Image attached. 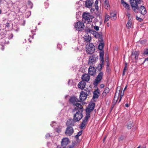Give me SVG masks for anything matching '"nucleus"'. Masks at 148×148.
<instances>
[{"label":"nucleus","mask_w":148,"mask_h":148,"mask_svg":"<svg viewBox=\"0 0 148 148\" xmlns=\"http://www.w3.org/2000/svg\"><path fill=\"white\" fill-rule=\"evenodd\" d=\"M74 122L73 123L71 122V120L67 121L66 123V125L68 127L66 129L65 134L68 136H70L72 135L74 132V130L71 127L74 125Z\"/></svg>","instance_id":"f257e3e1"},{"label":"nucleus","mask_w":148,"mask_h":148,"mask_svg":"<svg viewBox=\"0 0 148 148\" xmlns=\"http://www.w3.org/2000/svg\"><path fill=\"white\" fill-rule=\"evenodd\" d=\"M124 94V91L122 92V90L119 87H118L116 89V92L114 99V101L115 102H116L119 99V100L118 101L119 103L121 101L122 98Z\"/></svg>","instance_id":"f03ea898"},{"label":"nucleus","mask_w":148,"mask_h":148,"mask_svg":"<svg viewBox=\"0 0 148 148\" xmlns=\"http://www.w3.org/2000/svg\"><path fill=\"white\" fill-rule=\"evenodd\" d=\"M83 111H76V113L75 114L73 115V120L71 121V122L74 123L76 122L80 121L82 118Z\"/></svg>","instance_id":"7ed1b4c3"},{"label":"nucleus","mask_w":148,"mask_h":148,"mask_svg":"<svg viewBox=\"0 0 148 148\" xmlns=\"http://www.w3.org/2000/svg\"><path fill=\"white\" fill-rule=\"evenodd\" d=\"M90 93V91L88 89L86 90H85L84 91H81L79 96L80 101H84L86 99L87 96L89 95Z\"/></svg>","instance_id":"20e7f679"},{"label":"nucleus","mask_w":148,"mask_h":148,"mask_svg":"<svg viewBox=\"0 0 148 148\" xmlns=\"http://www.w3.org/2000/svg\"><path fill=\"white\" fill-rule=\"evenodd\" d=\"M91 16L89 13L84 12L82 14V21L84 23H88L90 21Z\"/></svg>","instance_id":"39448f33"},{"label":"nucleus","mask_w":148,"mask_h":148,"mask_svg":"<svg viewBox=\"0 0 148 148\" xmlns=\"http://www.w3.org/2000/svg\"><path fill=\"white\" fill-rule=\"evenodd\" d=\"M75 27L76 30L79 31H80L84 29V26L83 23L78 21L75 24Z\"/></svg>","instance_id":"423d86ee"},{"label":"nucleus","mask_w":148,"mask_h":148,"mask_svg":"<svg viewBox=\"0 0 148 148\" xmlns=\"http://www.w3.org/2000/svg\"><path fill=\"white\" fill-rule=\"evenodd\" d=\"M130 3L132 8H134V11L136 9H138V4L140 3L141 0H130Z\"/></svg>","instance_id":"0eeeda50"},{"label":"nucleus","mask_w":148,"mask_h":148,"mask_svg":"<svg viewBox=\"0 0 148 148\" xmlns=\"http://www.w3.org/2000/svg\"><path fill=\"white\" fill-rule=\"evenodd\" d=\"M86 46V51L87 53L91 54L94 52L95 49L93 44L90 43Z\"/></svg>","instance_id":"6e6552de"},{"label":"nucleus","mask_w":148,"mask_h":148,"mask_svg":"<svg viewBox=\"0 0 148 148\" xmlns=\"http://www.w3.org/2000/svg\"><path fill=\"white\" fill-rule=\"evenodd\" d=\"M97 56L95 54H93L89 57V60L88 62V64L91 65L95 64L96 62V60L97 58Z\"/></svg>","instance_id":"1a4fd4ad"},{"label":"nucleus","mask_w":148,"mask_h":148,"mask_svg":"<svg viewBox=\"0 0 148 148\" xmlns=\"http://www.w3.org/2000/svg\"><path fill=\"white\" fill-rule=\"evenodd\" d=\"M75 106L73 110V112L75 111H83L84 109L81 103H78L73 106Z\"/></svg>","instance_id":"9d476101"},{"label":"nucleus","mask_w":148,"mask_h":148,"mask_svg":"<svg viewBox=\"0 0 148 148\" xmlns=\"http://www.w3.org/2000/svg\"><path fill=\"white\" fill-rule=\"evenodd\" d=\"M103 75V72H100L95 80V81L94 82V84L95 85H97L99 82L101 80L102 78Z\"/></svg>","instance_id":"9b49d317"},{"label":"nucleus","mask_w":148,"mask_h":148,"mask_svg":"<svg viewBox=\"0 0 148 148\" xmlns=\"http://www.w3.org/2000/svg\"><path fill=\"white\" fill-rule=\"evenodd\" d=\"M88 74L91 75H94L96 73L95 68L93 66L90 65L88 69Z\"/></svg>","instance_id":"f8f14e48"},{"label":"nucleus","mask_w":148,"mask_h":148,"mask_svg":"<svg viewBox=\"0 0 148 148\" xmlns=\"http://www.w3.org/2000/svg\"><path fill=\"white\" fill-rule=\"evenodd\" d=\"M95 103L94 102L89 104L86 110V112L90 113L95 108Z\"/></svg>","instance_id":"ddd939ff"},{"label":"nucleus","mask_w":148,"mask_h":148,"mask_svg":"<svg viewBox=\"0 0 148 148\" xmlns=\"http://www.w3.org/2000/svg\"><path fill=\"white\" fill-rule=\"evenodd\" d=\"M69 101L70 102L73 104V106L76 104L78 103V102L80 101L75 96H73L71 97Z\"/></svg>","instance_id":"4468645a"},{"label":"nucleus","mask_w":148,"mask_h":148,"mask_svg":"<svg viewBox=\"0 0 148 148\" xmlns=\"http://www.w3.org/2000/svg\"><path fill=\"white\" fill-rule=\"evenodd\" d=\"M69 139L67 138H63L61 141V146L63 147H65L69 143Z\"/></svg>","instance_id":"2eb2a0df"},{"label":"nucleus","mask_w":148,"mask_h":148,"mask_svg":"<svg viewBox=\"0 0 148 148\" xmlns=\"http://www.w3.org/2000/svg\"><path fill=\"white\" fill-rule=\"evenodd\" d=\"M139 53V52L138 51H135L133 52L131 54L132 59L135 60H137L138 59Z\"/></svg>","instance_id":"dca6fc26"},{"label":"nucleus","mask_w":148,"mask_h":148,"mask_svg":"<svg viewBox=\"0 0 148 148\" xmlns=\"http://www.w3.org/2000/svg\"><path fill=\"white\" fill-rule=\"evenodd\" d=\"M86 32H89L91 33H92L93 34H95L94 36L96 38H98L100 37V35L98 32L93 30L92 29H86Z\"/></svg>","instance_id":"f3484780"},{"label":"nucleus","mask_w":148,"mask_h":148,"mask_svg":"<svg viewBox=\"0 0 148 148\" xmlns=\"http://www.w3.org/2000/svg\"><path fill=\"white\" fill-rule=\"evenodd\" d=\"M81 79L83 81L88 82L90 79V76L87 74H84L82 76Z\"/></svg>","instance_id":"a211bd4d"},{"label":"nucleus","mask_w":148,"mask_h":148,"mask_svg":"<svg viewBox=\"0 0 148 148\" xmlns=\"http://www.w3.org/2000/svg\"><path fill=\"white\" fill-rule=\"evenodd\" d=\"M137 9L139 10L140 13L142 14L145 15L147 13L146 9L144 6H141L140 8H139V7H138V9Z\"/></svg>","instance_id":"6ab92c4d"},{"label":"nucleus","mask_w":148,"mask_h":148,"mask_svg":"<svg viewBox=\"0 0 148 148\" xmlns=\"http://www.w3.org/2000/svg\"><path fill=\"white\" fill-rule=\"evenodd\" d=\"M86 83L84 81H83L80 82L78 85V86L79 88L82 90L85 87Z\"/></svg>","instance_id":"aec40b11"},{"label":"nucleus","mask_w":148,"mask_h":148,"mask_svg":"<svg viewBox=\"0 0 148 148\" xmlns=\"http://www.w3.org/2000/svg\"><path fill=\"white\" fill-rule=\"evenodd\" d=\"M99 92L98 90H97L93 92V95L92 97V99L95 100V99L98 98L99 97Z\"/></svg>","instance_id":"412c9836"},{"label":"nucleus","mask_w":148,"mask_h":148,"mask_svg":"<svg viewBox=\"0 0 148 148\" xmlns=\"http://www.w3.org/2000/svg\"><path fill=\"white\" fill-rule=\"evenodd\" d=\"M84 41L86 43L89 42L91 39V37L88 34H86L84 37Z\"/></svg>","instance_id":"4be33fe9"},{"label":"nucleus","mask_w":148,"mask_h":148,"mask_svg":"<svg viewBox=\"0 0 148 148\" xmlns=\"http://www.w3.org/2000/svg\"><path fill=\"white\" fill-rule=\"evenodd\" d=\"M110 91V89L108 88H106L103 92L101 96L102 97H105L107 95L109 92Z\"/></svg>","instance_id":"5701e85b"},{"label":"nucleus","mask_w":148,"mask_h":148,"mask_svg":"<svg viewBox=\"0 0 148 148\" xmlns=\"http://www.w3.org/2000/svg\"><path fill=\"white\" fill-rule=\"evenodd\" d=\"M121 3L123 6L127 10H129L130 9V5L127 3L123 0H121Z\"/></svg>","instance_id":"b1692460"},{"label":"nucleus","mask_w":148,"mask_h":148,"mask_svg":"<svg viewBox=\"0 0 148 148\" xmlns=\"http://www.w3.org/2000/svg\"><path fill=\"white\" fill-rule=\"evenodd\" d=\"M100 60H103L104 52L103 50H100L99 52Z\"/></svg>","instance_id":"393cba45"},{"label":"nucleus","mask_w":148,"mask_h":148,"mask_svg":"<svg viewBox=\"0 0 148 148\" xmlns=\"http://www.w3.org/2000/svg\"><path fill=\"white\" fill-rule=\"evenodd\" d=\"M132 24V22L131 20H128V21L126 24V26L127 28L128 29H130L131 28Z\"/></svg>","instance_id":"a878e982"},{"label":"nucleus","mask_w":148,"mask_h":148,"mask_svg":"<svg viewBox=\"0 0 148 148\" xmlns=\"http://www.w3.org/2000/svg\"><path fill=\"white\" fill-rule=\"evenodd\" d=\"M87 122V121H85L84 120H83L82 122L81 123L80 127V128L81 129H83V128L85 126Z\"/></svg>","instance_id":"bb28decb"},{"label":"nucleus","mask_w":148,"mask_h":148,"mask_svg":"<svg viewBox=\"0 0 148 148\" xmlns=\"http://www.w3.org/2000/svg\"><path fill=\"white\" fill-rule=\"evenodd\" d=\"M110 18L112 20H115L116 18V14L113 13H111L110 14Z\"/></svg>","instance_id":"cd10ccee"},{"label":"nucleus","mask_w":148,"mask_h":148,"mask_svg":"<svg viewBox=\"0 0 148 148\" xmlns=\"http://www.w3.org/2000/svg\"><path fill=\"white\" fill-rule=\"evenodd\" d=\"M90 114L89 113L87 112L86 114V116H85V118H84V119L83 120H85V121H87L88 119L90 117Z\"/></svg>","instance_id":"c85d7f7f"},{"label":"nucleus","mask_w":148,"mask_h":148,"mask_svg":"<svg viewBox=\"0 0 148 148\" xmlns=\"http://www.w3.org/2000/svg\"><path fill=\"white\" fill-rule=\"evenodd\" d=\"M104 43L102 42H100L99 43L98 46V49L100 50H102L103 47H104Z\"/></svg>","instance_id":"c756f323"},{"label":"nucleus","mask_w":148,"mask_h":148,"mask_svg":"<svg viewBox=\"0 0 148 148\" xmlns=\"http://www.w3.org/2000/svg\"><path fill=\"white\" fill-rule=\"evenodd\" d=\"M110 18V16L109 15L107 14H106L105 16L104 22L105 23L106 22H107L108 21Z\"/></svg>","instance_id":"7c9ffc66"},{"label":"nucleus","mask_w":148,"mask_h":148,"mask_svg":"<svg viewBox=\"0 0 148 148\" xmlns=\"http://www.w3.org/2000/svg\"><path fill=\"white\" fill-rule=\"evenodd\" d=\"M127 63H125V66L124 67V68L123 69V74H122L123 76L124 75H125V73L127 71Z\"/></svg>","instance_id":"2f4dec72"},{"label":"nucleus","mask_w":148,"mask_h":148,"mask_svg":"<svg viewBox=\"0 0 148 148\" xmlns=\"http://www.w3.org/2000/svg\"><path fill=\"white\" fill-rule=\"evenodd\" d=\"M82 131L81 130L78 132L77 134L75 135V137L78 139L79 137L82 134Z\"/></svg>","instance_id":"473e14b6"},{"label":"nucleus","mask_w":148,"mask_h":148,"mask_svg":"<svg viewBox=\"0 0 148 148\" xmlns=\"http://www.w3.org/2000/svg\"><path fill=\"white\" fill-rule=\"evenodd\" d=\"M104 6L106 9H108L110 7V5L108 3H107L106 1H105L104 4Z\"/></svg>","instance_id":"72a5a7b5"},{"label":"nucleus","mask_w":148,"mask_h":148,"mask_svg":"<svg viewBox=\"0 0 148 148\" xmlns=\"http://www.w3.org/2000/svg\"><path fill=\"white\" fill-rule=\"evenodd\" d=\"M101 62L99 65H100L101 66H102V67H103L104 66V59L102 60H100Z\"/></svg>","instance_id":"f704fd0d"},{"label":"nucleus","mask_w":148,"mask_h":148,"mask_svg":"<svg viewBox=\"0 0 148 148\" xmlns=\"http://www.w3.org/2000/svg\"><path fill=\"white\" fill-rule=\"evenodd\" d=\"M132 126V123H128L127 125V127L128 129H130Z\"/></svg>","instance_id":"c9c22d12"},{"label":"nucleus","mask_w":148,"mask_h":148,"mask_svg":"<svg viewBox=\"0 0 148 148\" xmlns=\"http://www.w3.org/2000/svg\"><path fill=\"white\" fill-rule=\"evenodd\" d=\"M136 18L137 20L140 22L142 21H143V19L142 18L138 17L137 16L136 17Z\"/></svg>","instance_id":"e433bc0d"},{"label":"nucleus","mask_w":148,"mask_h":148,"mask_svg":"<svg viewBox=\"0 0 148 148\" xmlns=\"http://www.w3.org/2000/svg\"><path fill=\"white\" fill-rule=\"evenodd\" d=\"M95 9L96 10H97L98 9V7L97 5L98 3V1L97 0H96L95 1Z\"/></svg>","instance_id":"4c0bfd02"},{"label":"nucleus","mask_w":148,"mask_h":148,"mask_svg":"<svg viewBox=\"0 0 148 148\" xmlns=\"http://www.w3.org/2000/svg\"><path fill=\"white\" fill-rule=\"evenodd\" d=\"M102 67V66H101L99 64L97 67L98 70L100 72H101Z\"/></svg>","instance_id":"58836bf2"},{"label":"nucleus","mask_w":148,"mask_h":148,"mask_svg":"<svg viewBox=\"0 0 148 148\" xmlns=\"http://www.w3.org/2000/svg\"><path fill=\"white\" fill-rule=\"evenodd\" d=\"M144 53L145 55L148 54V49H147L144 50Z\"/></svg>","instance_id":"ea45409f"},{"label":"nucleus","mask_w":148,"mask_h":148,"mask_svg":"<svg viewBox=\"0 0 148 148\" xmlns=\"http://www.w3.org/2000/svg\"><path fill=\"white\" fill-rule=\"evenodd\" d=\"M94 29L96 31H98L99 30V27L98 26L95 25L94 26Z\"/></svg>","instance_id":"a19ab883"},{"label":"nucleus","mask_w":148,"mask_h":148,"mask_svg":"<svg viewBox=\"0 0 148 148\" xmlns=\"http://www.w3.org/2000/svg\"><path fill=\"white\" fill-rule=\"evenodd\" d=\"M126 15L128 17L129 20H131V18H130V13L129 12H127V13Z\"/></svg>","instance_id":"79ce46f5"},{"label":"nucleus","mask_w":148,"mask_h":148,"mask_svg":"<svg viewBox=\"0 0 148 148\" xmlns=\"http://www.w3.org/2000/svg\"><path fill=\"white\" fill-rule=\"evenodd\" d=\"M51 136L50 135V134L47 133L46 135V137L47 138H48L49 137H51Z\"/></svg>","instance_id":"37998d69"},{"label":"nucleus","mask_w":148,"mask_h":148,"mask_svg":"<svg viewBox=\"0 0 148 148\" xmlns=\"http://www.w3.org/2000/svg\"><path fill=\"white\" fill-rule=\"evenodd\" d=\"M100 87L101 88H103L104 87V85L103 84H101L100 85Z\"/></svg>","instance_id":"c03bdc74"},{"label":"nucleus","mask_w":148,"mask_h":148,"mask_svg":"<svg viewBox=\"0 0 148 148\" xmlns=\"http://www.w3.org/2000/svg\"><path fill=\"white\" fill-rule=\"evenodd\" d=\"M146 61H148V58H146L145 59V60H144V62H143V64Z\"/></svg>","instance_id":"a18cd8bd"},{"label":"nucleus","mask_w":148,"mask_h":148,"mask_svg":"<svg viewBox=\"0 0 148 148\" xmlns=\"http://www.w3.org/2000/svg\"><path fill=\"white\" fill-rule=\"evenodd\" d=\"M125 106L126 107H128L129 106L128 103H126L125 104Z\"/></svg>","instance_id":"49530a36"},{"label":"nucleus","mask_w":148,"mask_h":148,"mask_svg":"<svg viewBox=\"0 0 148 148\" xmlns=\"http://www.w3.org/2000/svg\"><path fill=\"white\" fill-rule=\"evenodd\" d=\"M123 138L122 137H120L119 138V141H120L121 140H123Z\"/></svg>","instance_id":"de8ad7c7"},{"label":"nucleus","mask_w":148,"mask_h":148,"mask_svg":"<svg viewBox=\"0 0 148 148\" xmlns=\"http://www.w3.org/2000/svg\"><path fill=\"white\" fill-rule=\"evenodd\" d=\"M56 148H66L65 147H63L62 148H60V146L59 145H58L57 146V147Z\"/></svg>","instance_id":"09e8293b"},{"label":"nucleus","mask_w":148,"mask_h":148,"mask_svg":"<svg viewBox=\"0 0 148 148\" xmlns=\"http://www.w3.org/2000/svg\"><path fill=\"white\" fill-rule=\"evenodd\" d=\"M107 26L108 27H109L110 26V24H109V23H107Z\"/></svg>","instance_id":"8fccbe9b"},{"label":"nucleus","mask_w":148,"mask_h":148,"mask_svg":"<svg viewBox=\"0 0 148 148\" xmlns=\"http://www.w3.org/2000/svg\"><path fill=\"white\" fill-rule=\"evenodd\" d=\"M126 88H127V86H126L125 87V88H124V90L123 91H124L125 90V89H126Z\"/></svg>","instance_id":"3c124183"},{"label":"nucleus","mask_w":148,"mask_h":148,"mask_svg":"<svg viewBox=\"0 0 148 148\" xmlns=\"http://www.w3.org/2000/svg\"><path fill=\"white\" fill-rule=\"evenodd\" d=\"M73 147L70 146L69 148H73Z\"/></svg>","instance_id":"603ef678"},{"label":"nucleus","mask_w":148,"mask_h":148,"mask_svg":"<svg viewBox=\"0 0 148 148\" xmlns=\"http://www.w3.org/2000/svg\"><path fill=\"white\" fill-rule=\"evenodd\" d=\"M143 42H144V41H141V42L142 43H143Z\"/></svg>","instance_id":"864d4df0"},{"label":"nucleus","mask_w":148,"mask_h":148,"mask_svg":"<svg viewBox=\"0 0 148 148\" xmlns=\"http://www.w3.org/2000/svg\"><path fill=\"white\" fill-rule=\"evenodd\" d=\"M1 10L0 9V14H1Z\"/></svg>","instance_id":"5fc2aeb1"},{"label":"nucleus","mask_w":148,"mask_h":148,"mask_svg":"<svg viewBox=\"0 0 148 148\" xmlns=\"http://www.w3.org/2000/svg\"><path fill=\"white\" fill-rule=\"evenodd\" d=\"M140 148V147L139 146V147H138L137 148Z\"/></svg>","instance_id":"6e6d98bb"},{"label":"nucleus","mask_w":148,"mask_h":148,"mask_svg":"<svg viewBox=\"0 0 148 148\" xmlns=\"http://www.w3.org/2000/svg\"><path fill=\"white\" fill-rule=\"evenodd\" d=\"M40 24V23H39L38 24V25H39Z\"/></svg>","instance_id":"4d7b16f0"},{"label":"nucleus","mask_w":148,"mask_h":148,"mask_svg":"<svg viewBox=\"0 0 148 148\" xmlns=\"http://www.w3.org/2000/svg\"><path fill=\"white\" fill-rule=\"evenodd\" d=\"M51 125L52 126V127H53V126L51 124Z\"/></svg>","instance_id":"13d9d810"},{"label":"nucleus","mask_w":148,"mask_h":148,"mask_svg":"<svg viewBox=\"0 0 148 148\" xmlns=\"http://www.w3.org/2000/svg\"><path fill=\"white\" fill-rule=\"evenodd\" d=\"M106 138V137H105V138H104V139Z\"/></svg>","instance_id":"bf43d9fd"},{"label":"nucleus","mask_w":148,"mask_h":148,"mask_svg":"<svg viewBox=\"0 0 148 148\" xmlns=\"http://www.w3.org/2000/svg\"><path fill=\"white\" fill-rule=\"evenodd\" d=\"M68 84H69V83H68Z\"/></svg>","instance_id":"052dcab7"},{"label":"nucleus","mask_w":148,"mask_h":148,"mask_svg":"<svg viewBox=\"0 0 148 148\" xmlns=\"http://www.w3.org/2000/svg\"><path fill=\"white\" fill-rule=\"evenodd\" d=\"M143 148H145V147H143Z\"/></svg>","instance_id":"680f3d73"}]
</instances>
